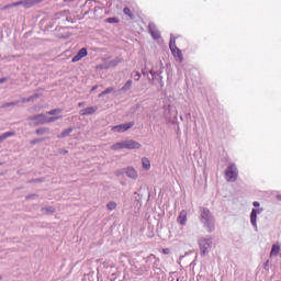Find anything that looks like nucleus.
<instances>
[{
    "instance_id": "obj_1",
    "label": "nucleus",
    "mask_w": 281,
    "mask_h": 281,
    "mask_svg": "<svg viewBox=\"0 0 281 281\" xmlns=\"http://www.w3.org/2000/svg\"><path fill=\"white\" fill-rule=\"evenodd\" d=\"M200 222L209 233L214 232V215L207 207H200Z\"/></svg>"
},
{
    "instance_id": "obj_2",
    "label": "nucleus",
    "mask_w": 281,
    "mask_h": 281,
    "mask_svg": "<svg viewBox=\"0 0 281 281\" xmlns=\"http://www.w3.org/2000/svg\"><path fill=\"white\" fill-rule=\"evenodd\" d=\"M201 256H207L210 249H212V238H201L199 240Z\"/></svg>"
},
{
    "instance_id": "obj_3",
    "label": "nucleus",
    "mask_w": 281,
    "mask_h": 281,
    "mask_svg": "<svg viewBox=\"0 0 281 281\" xmlns=\"http://www.w3.org/2000/svg\"><path fill=\"white\" fill-rule=\"evenodd\" d=\"M226 181H236L238 179V169L236 165H229L225 170Z\"/></svg>"
},
{
    "instance_id": "obj_4",
    "label": "nucleus",
    "mask_w": 281,
    "mask_h": 281,
    "mask_svg": "<svg viewBox=\"0 0 281 281\" xmlns=\"http://www.w3.org/2000/svg\"><path fill=\"white\" fill-rule=\"evenodd\" d=\"M151 78H153V85L155 87H159V89H164V77L161 74H164L161 70L158 71H149Z\"/></svg>"
},
{
    "instance_id": "obj_5",
    "label": "nucleus",
    "mask_w": 281,
    "mask_h": 281,
    "mask_svg": "<svg viewBox=\"0 0 281 281\" xmlns=\"http://www.w3.org/2000/svg\"><path fill=\"white\" fill-rule=\"evenodd\" d=\"M135 126V122L123 123L120 125H115L112 127L113 133H126V131L133 128Z\"/></svg>"
},
{
    "instance_id": "obj_6",
    "label": "nucleus",
    "mask_w": 281,
    "mask_h": 281,
    "mask_svg": "<svg viewBox=\"0 0 281 281\" xmlns=\"http://www.w3.org/2000/svg\"><path fill=\"white\" fill-rule=\"evenodd\" d=\"M263 210L262 209H252L250 213V223L252 227L255 228L256 232H258V214H262Z\"/></svg>"
},
{
    "instance_id": "obj_7",
    "label": "nucleus",
    "mask_w": 281,
    "mask_h": 281,
    "mask_svg": "<svg viewBox=\"0 0 281 281\" xmlns=\"http://www.w3.org/2000/svg\"><path fill=\"white\" fill-rule=\"evenodd\" d=\"M148 31H149V34L151 35V38H154V41H159L161 38V33L159 32V30H157V26L155 25V23H149Z\"/></svg>"
},
{
    "instance_id": "obj_8",
    "label": "nucleus",
    "mask_w": 281,
    "mask_h": 281,
    "mask_svg": "<svg viewBox=\"0 0 281 281\" xmlns=\"http://www.w3.org/2000/svg\"><path fill=\"white\" fill-rule=\"evenodd\" d=\"M148 269H150V265H143L139 268L137 266H134L132 268V271H133L134 276H144V273H146V271H148Z\"/></svg>"
},
{
    "instance_id": "obj_9",
    "label": "nucleus",
    "mask_w": 281,
    "mask_h": 281,
    "mask_svg": "<svg viewBox=\"0 0 281 281\" xmlns=\"http://www.w3.org/2000/svg\"><path fill=\"white\" fill-rule=\"evenodd\" d=\"M125 148L127 150H135L142 148V144L137 143V140L134 139H127L125 140Z\"/></svg>"
},
{
    "instance_id": "obj_10",
    "label": "nucleus",
    "mask_w": 281,
    "mask_h": 281,
    "mask_svg": "<svg viewBox=\"0 0 281 281\" xmlns=\"http://www.w3.org/2000/svg\"><path fill=\"white\" fill-rule=\"evenodd\" d=\"M177 223H179V225L186 226L188 223V211L182 210L180 211L178 217H177Z\"/></svg>"
},
{
    "instance_id": "obj_11",
    "label": "nucleus",
    "mask_w": 281,
    "mask_h": 281,
    "mask_svg": "<svg viewBox=\"0 0 281 281\" xmlns=\"http://www.w3.org/2000/svg\"><path fill=\"white\" fill-rule=\"evenodd\" d=\"M87 54L89 53L87 52L86 47L79 49L78 53L72 57L71 63H78L79 60H82V58H85Z\"/></svg>"
},
{
    "instance_id": "obj_12",
    "label": "nucleus",
    "mask_w": 281,
    "mask_h": 281,
    "mask_svg": "<svg viewBox=\"0 0 281 281\" xmlns=\"http://www.w3.org/2000/svg\"><path fill=\"white\" fill-rule=\"evenodd\" d=\"M98 111V106H89L86 109L80 110V115H93Z\"/></svg>"
},
{
    "instance_id": "obj_13",
    "label": "nucleus",
    "mask_w": 281,
    "mask_h": 281,
    "mask_svg": "<svg viewBox=\"0 0 281 281\" xmlns=\"http://www.w3.org/2000/svg\"><path fill=\"white\" fill-rule=\"evenodd\" d=\"M74 133V127H68L64 132H61L57 137L58 139H65V137H69Z\"/></svg>"
},
{
    "instance_id": "obj_14",
    "label": "nucleus",
    "mask_w": 281,
    "mask_h": 281,
    "mask_svg": "<svg viewBox=\"0 0 281 281\" xmlns=\"http://www.w3.org/2000/svg\"><path fill=\"white\" fill-rule=\"evenodd\" d=\"M43 124H47V115L41 113L37 122L34 123V126H41Z\"/></svg>"
},
{
    "instance_id": "obj_15",
    "label": "nucleus",
    "mask_w": 281,
    "mask_h": 281,
    "mask_svg": "<svg viewBox=\"0 0 281 281\" xmlns=\"http://www.w3.org/2000/svg\"><path fill=\"white\" fill-rule=\"evenodd\" d=\"M126 177L130 179H135L137 177V171L133 167H128L125 171Z\"/></svg>"
},
{
    "instance_id": "obj_16",
    "label": "nucleus",
    "mask_w": 281,
    "mask_h": 281,
    "mask_svg": "<svg viewBox=\"0 0 281 281\" xmlns=\"http://www.w3.org/2000/svg\"><path fill=\"white\" fill-rule=\"evenodd\" d=\"M121 63H124V59L121 57H115L108 63V67H117V65H120Z\"/></svg>"
},
{
    "instance_id": "obj_17",
    "label": "nucleus",
    "mask_w": 281,
    "mask_h": 281,
    "mask_svg": "<svg viewBox=\"0 0 281 281\" xmlns=\"http://www.w3.org/2000/svg\"><path fill=\"white\" fill-rule=\"evenodd\" d=\"M112 150H122L124 148H126V140L123 142H117L114 145H112Z\"/></svg>"
},
{
    "instance_id": "obj_18",
    "label": "nucleus",
    "mask_w": 281,
    "mask_h": 281,
    "mask_svg": "<svg viewBox=\"0 0 281 281\" xmlns=\"http://www.w3.org/2000/svg\"><path fill=\"white\" fill-rule=\"evenodd\" d=\"M133 88V80L128 79L125 85L121 88V91H123V93H126V91H131V89Z\"/></svg>"
},
{
    "instance_id": "obj_19",
    "label": "nucleus",
    "mask_w": 281,
    "mask_h": 281,
    "mask_svg": "<svg viewBox=\"0 0 281 281\" xmlns=\"http://www.w3.org/2000/svg\"><path fill=\"white\" fill-rule=\"evenodd\" d=\"M15 133L14 132H5L3 134L0 135V144L5 142V139H8V137H14Z\"/></svg>"
},
{
    "instance_id": "obj_20",
    "label": "nucleus",
    "mask_w": 281,
    "mask_h": 281,
    "mask_svg": "<svg viewBox=\"0 0 281 281\" xmlns=\"http://www.w3.org/2000/svg\"><path fill=\"white\" fill-rule=\"evenodd\" d=\"M35 133L37 135H49L50 130H49V127H40V128L35 130Z\"/></svg>"
},
{
    "instance_id": "obj_21",
    "label": "nucleus",
    "mask_w": 281,
    "mask_h": 281,
    "mask_svg": "<svg viewBox=\"0 0 281 281\" xmlns=\"http://www.w3.org/2000/svg\"><path fill=\"white\" fill-rule=\"evenodd\" d=\"M38 3L36 0H23V8L30 9Z\"/></svg>"
},
{
    "instance_id": "obj_22",
    "label": "nucleus",
    "mask_w": 281,
    "mask_h": 281,
    "mask_svg": "<svg viewBox=\"0 0 281 281\" xmlns=\"http://www.w3.org/2000/svg\"><path fill=\"white\" fill-rule=\"evenodd\" d=\"M123 13L125 14V16H128V19H131L132 21L135 19V14H133V11H131V8L125 7L123 9Z\"/></svg>"
},
{
    "instance_id": "obj_23",
    "label": "nucleus",
    "mask_w": 281,
    "mask_h": 281,
    "mask_svg": "<svg viewBox=\"0 0 281 281\" xmlns=\"http://www.w3.org/2000/svg\"><path fill=\"white\" fill-rule=\"evenodd\" d=\"M280 251H281L280 245L273 244L271 247L270 256H278Z\"/></svg>"
},
{
    "instance_id": "obj_24",
    "label": "nucleus",
    "mask_w": 281,
    "mask_h": 281,
    "mask_svg": "<svg viewBox=\"0 0 281 281\" xmlns=\"http://www.w3.org/2000/svg\"><path fill=\"white\" fill-rule=\"evenodd\" d=\"M134 200L136 201L137 207H142V194L139 193V191L134 192Z\"/></svg>"
},
{
    "instance_id": "obj_25",
    "label": "nucleus",
    "mask_w": 281,
    "mask_h": 281,
    "mask_svg": "<svg viewBox=\"0 0 281 281\" xmlns=\"http://www.w3.org/2000/svg\"><path fill=\"white\" fill-rule=\"evenodd\" d=\"M172 56L175 58H178L180 63H183V54L181 53V49L178 48L176 52L172 53Z\"/></svg>"
},
{
    "instance_id": "obj_26",
    "label": "nucleus",
    "mask_w": 281,
    "mask_h": 281,
    "mask_svg": "<svg viewBox=\"0 0 281 281\" xmlns=\"http://www.w3.org/2000/svg\"><path fill=\"white\" fill-rule=\"evenodd\" d=\"M144 260H145L146 265H149V268H150V265H153V262H155L154 260H156V256L150 254Z\"/></svg>"
},
{
    "instance_id": "obj_27",
    "label": "nucleus",
    "mask_w": 281,
    "mask_h": 281,
    "mask_svg": "<svg viewBox=\"0 0 281 281\" xmlns=\"http://www.w3.org/2000/svg\"><path fill=\"white\" fill-rule=\"evenodd\" d=\"M19 102L21 101H12V102H5L1 105V109H8L10 106H16V104H19Z\"/></svg>"
},
{
    "instance_id": "obj_28",
    "label": "nucleus",
    "mask_w": 281,
    "mask_h": 281,
    "mask_svg": "<svg viewBox=\"0 0 281 281\" xmlns=\"http://www.w3.org/2000/svg\"><path fill=\"white\" fill-rule=\"evenodd\" d=\"M142 164L145 170H150V160H148V158H143Z\"/></svg>"
},
{
    "instance_id": "obj_29",
    "label": "nucleus",
    "mask_w": 281,
    "mask_h": 281,
    "mask_svg": "<svg viewBox=\"0 0 281 281\" xmlns=\"http://www.w3.org/2000/svg\"><path fill=\"white\" fill-rule=\"evenodd\" d=\"M42 212H45L46 214H54L56 209H54V206L42 207Z\"/></svg>"
},
{
    "instance_id": "obj_30",
    "label": "nucleus",
    "mask_w": 281,
    "mask_h": 281,
    "mask_svg": "<svg viewBox=\"0 0 281 281\" xmlns=\"http://www.w3.org/2000/svg\"><path fill=\"white\" fill-rule=\"evenodd\" d=\"M58 113H63L60 109H53L46 112V115H58Z\"/></svg>"
},
{
    "instance_id": "obj_31",
    "label": "nucleus",
    "mask_w": 281,
    "mask_h": 281,
    "mask_svg": "<svg viewBox=\"0 0 281 281\" xmlns=\"http://www.w3.org/2000/svg\"><path fill=\"white\" fill-rule=\"evenodd\" d=\"M117 207V203L111 201L106 204V209L110 211V212H113V210H115Z\"/></svg>"
},
{
    "instance_id": "obj_32",
    "label": "nucleus",
    "mask_w": 281,
    "mask_h": 281,
    "mask_svg": "<svg viewBox=\"0 0 281 281\" xmlns=\"http://www.w3.org/2000/svg\"><path fill=\"white\" fill-rule=\"evenodd\" d=\"M131 78H134L135 82H139V78H142V74L138 71H134L131 74Z\"/></svg>"
},
{
    "instance_id": "obj_33",
    "label": "nucleus",
    "mask_w": 281,
    "mask_h": 281,
    "mask_svg": "<svg viewBox=\"0 0 281 281\" xmlns=\"http://www.w3.org/2000/svg\"><path fill=\"white\" fill-rule=\"evenodd\" d=\"M159 269V258L156 257L153 262V271H157Z\"/></svg>"
},
{
    "instance_id": "obj_34",
    "label": "nucleus",
    "mask_w": 281,
    "mask_h": 281,
    "mask_svg": "<svg viewBox=\"0 0 281 281\" xmlns=\"http://www.w3.org/2000/svg\"><path fill=\"white\" fill-rule=\"evenodd\" d=\"M60 117L63 116H50V117L46 116V122L47 124H50V122H56V120H60Z\"/></svg>"
},
{
    "instance_id": "obj_35",
    "label": "nucleus",
    "mask_w": 281,
    "mask_h": 281,
    "mask_svg": "<svg viewBox=\"0 0 281 281\" xmlns=\"http://www.w3.org/2000/svg\"><path fill=\"white\" fill-rule=\"evenodd\" d=\"M169 48L171 50V54H173L175 52H177V49H179V47H177V44H175V40H173V44L169 43Z\"/></svg>"
},
{
    "instance_id": "obj_36",
    "label": "nucleus",
    "mask_w": 281,
    "mask_h": 281,
    "mask_svg": "<svg viewBox=\"0 0 281 281\" xmlns=\"http://www.w3.org/2000/svg\"><path fill=\"white\" fill-rule=\"evenodd\" d=\"M40 142H45V138H35L30 142L31 146H36V144H40Z\"/></svg>"
},
{
    "instance_id": "obj_37",
    "label": "nucleus",
    "mask_w": 281,
    "mask_h": 281,
    "mask_svg": "<svg viewBox=\"0 0 281 281\" xmlns=\"http://www.w3.org/2000/svg\"><path fill=\"white\" fill-rule=\"evenodd\" d=\"M105 23H120V19L117 18H108Z\"/></svg>"
},
{
    "instance_id": "obj_38",
    "label": "nucleus",
    "mask_w": 281,
    "mask_h": 281,
    "mask_svg": "<svg viewBox=\"0 0 281 281\" xmlns=\"http://www.w3.org/2000/svg\"><path fill=\"white\" fill-rule=\"evenodd\" d=\"M21 102H22V104H25L27 102H34V97L22 98Z\"/></svg>"
},
{
    "instance_id": "obj_39",
    "label": "nucleus",
    "mask_w": 281,
    "mask_h": 281,
    "mask_svg": "<svg viewBox=\"0 0 281 281\" xmlns=\"http://www.w3.org/2000/svg\"><path fill=\"white\" fill-rule=\"evenodd\" d=\"M41 117V114H35V115H31L29 116V120L31 122H38V119Z\"/></svg>"
},
{
    "instance_id": "obj_40",
    "label": "nucleus",
    "mask_w": 281,
    "mask_h": 281,
    "mask_svg": "<svg viewBox=\"0 0 281 281\" xmlns=\"http://www.w3.org/2000/svg\"><path fill=\"white\" fill-rule=\"evenodd\" d=\"M11 5H13V8H19V5H23V0L18 2H12Z\"/></svg>"
},
{
    "instance_id": "obj_41",
    "label": "nucleus",
    "mask_w": 281,
    "mask_h": 281,
    "mask_svg": "<svg viewBox=\"0 0 281 281\" xmlns=\"http://www.w3.org/2000/svg\"><path fill=\"white\" fill-rule=\"evenodd\" d=\"M103 93H105V95H109V93H113V87H109L106 88Z\"/></svg>"
},
{
    "instance_id": "obj_42",
    "label": "nucleus",
    "mask_w": 281,
    "mask_h": 281,
    "mask_svg": "<svg viewBox=\"0 0 281 281\" xmlns=\"http://www.w3.org/2000/svg\"><path fill=\"white\" fill-rule=\"evenodd\" d=\"M169 43H171V45L177 44V37H175V36L171 34V37H170Z\"/></svg>"
},
{
    "instance_id": "obj_43",
    "label": "nucleus",
    "mask_w": 281,
    "mask_h": 281,
    "mask_svg": "<svg viewBox=\"0 0 281 281\" xmlns=\"http://www.w3.org/2000/svg\"><path fill=\"white\" fill-rule=\"evenodd\" d=\"M41 181H43V179L37 178V179L30 180L29 183H38Z\"/></svg>"
},
{
    "instance_id": "obj_44",
    "label": "nucleus",
    "mask_w": 281,
    "mask_h": 281,
    "mask_svg": "<svg viewBox=\"0 0 281 281\" xmlns=\"http://www.w3.org/2000/svg\"><path fill=\"white\" fill-rule=\"evenodd\" d=\"M265 271H269V260L263 263Z\"/></svg>"
},
{
    "instance_id": "obj_45",
    "label": "nucleus",
    "mask_w": 281,
    "mask_h": 281,
    "mask_svg": "<svg viewBox=\"0 0 281 281\" xmlns=\"http://www.w3.org/2000/svg\"><path fill=\"white\" fill-rule=\"evenodd\" d=\"M3 82H8V77L0 78V85H3Z\"/></svg>"
},
{
    "instance_id": "obj_46",
    "label": "nucleus",
    "mask_w": 281,
    "mask_h": 281,
    "mask_svg": "<svg viewBox=\"0 0 281 281\" xmlns=\"http://www.w3.org/2000/svg\"><path fill=\"white\" fill-rule=\"evenodd\" d=\"M252 205H254V207H260V202L255 201V202L252 203Z\"/></svg>"
},
{
    "instance_id": "obj_47",
    "label": "nucleus",
    "mask_w": 281,
    "mask_h": 281,
    "mask_svg": "<svg viewBox=\"0 0 281 281\" xmlns=\"http://www.w3.org/2000/svg\"><path fill=\"white\" fill-rule=\"evenodd\" d=\"M10 8H13V5L12 4H7V5L3 7V10H8Z\"/></svg>"
},
{
    "instance_id": "obj_48",
    "label": "nucleus",
    "mask_w": 281,
    "mask_h": 281,
    "mask_svg": "<svg viewBox=\"0 0 281 281\" xmlns=\"http://www.w3.org/2000/svg\"><path fill=\"white\" fill-rule=\"evenodd\" d=\"M95 89H98V85L93 86L90 90L91 93H93V91H95Z\"/></svg>"
},
{
    "instance_id": "obj_49",
    "label": "nucleus",
    "mask_w": 281,
    "mask_h": 281,
    "mask_svg": "<svg viewBox=\"0 0 281 281\" xmlns=\"http://www.w3.org/2000/svg\"><path fill=\"white\" fill-rule=\"evenodd\" d=\"M31 98H33V100H36L38 98V93L31 95Z\"/></svg>"
},
{
    "instance_id": "obj_50",
    "label": "nucleus",
    "mask_w": 281,
    "mask_h": 281,
    "mask_svg": "<svg viewBox=\"0 0 281 281\" xmlns=\"http://www.w3.org/2000/svg\"><path fill=\"white\" fill-rule=\"evenodd\" d=\"M26 199H36V194L27 195Z\"/></svg>"
},
{
    "instance_id": "obj_51",
    "label": "nucleus",
    "mask_w": 281,
    "mask_h": 281,
    "mask_svg": "<svg viewBox=\"0 0 281 281\" xmlns=\"http://www.w3.org/2000/svg\"><path fill=\"white\" fill-rule=\"evenodd\" d=\"M103 95H106V94L104 93V91H102V92L99 94V98H103Z\"/></svg>"
},
{
    "instance_id": "obj_52",
    "label": "nucleus",
    "mask_w": 281,
    "mask_h": 281,
    "mask_svg": "<svg viewBox=\"0 0 281 281\" xmlns=\"http://www.w3.org/2000/svg\"><path fill=\"white\" fill-rule=\"evenodd\" d=\"M78 106H79V108L85 106V102H80V103H78Z\"/></svg>"
},
{
    "instance_id": "obj_53",
    "label": "nucleus",
    "mask_w": 281,
    "mask_h": 281,
    "mask_svg": "<svg viewBox=\"0 0 281 281\" xmlns=\"http://www.w3.org/2000/svg\"><path fill=\"white\" fill-rule=\"evenodd\" d=\"M277 201H281V194L277 195Z\"/></svg>"
},
{
    "instance_id": "obj_54",
    "label": "nucleus",
    "mask_w": 281,
    "mask_h": 281,
    "mask_svg": "<svg viewBox=\"0 0 281 281\" xmlns=\"http://www.w3.org/2000/svg\"><path fill=\"white\" fill-rule=\"evenodd\" d=\"M169 249L167 248V249H164V254H169Z\"/></svg>"
},
{
    "instance_id": "obj_55",
    "label": "nucleus",
    "mask_w": 281,
    "mask_h": 281,
    "mask_svg": "<svg viewBox=\"0 0 281 281\" xmlns=\"http://www.w3.org/2000/svg\"><path fill=\"white\" fill-rule=\"evenodd\" d=\"M64 1H68V2H71V1H75V0H64Z\"/></svg>"
},
{
    "instance_id": "obj_56",
    "label": "nucleus",
    "mask_w": 281,
    "mask_h": 281,
    "mask_svg": "<svg viewBox=\"0 0 281 281\" xmlns=\"http://www.w3.org/2000/svg\"><path fill=\"white\" fill-rule=\"evenodd\" d=\"M136 196V199H139V196H137V195H135Z\"/></svg>"
},
{
    "instance_id": "obj_57",
    "label": "nucleus",
    "mask_w": 281,
    "mask_h": 281,
    "mask_svg": "<svg viewBox=\"0 0 281 281\" xmlns=\"http://www.w3.org/2000/svg\"><path fill=\"white\" fill-rule=\"evenodd\" d=\"M1 278H2V277L0 276V280H1Z\"/></svg>"
}]
</instances>
